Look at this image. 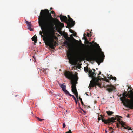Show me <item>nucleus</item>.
Instances as JSON below:
<instances>
[{
	"mask_svg": "<svg viewBox=\"0 0 133 133\" xmlns=\"http://www.w3.org/2000/svg\"><path fill=\"white\" fill-rule=\"evenodd\" d=\"M59 84L62 90L66 94L68 95L69 94V92L66 89V86L65 85L61 83H59Z\"/></svg>",
	"mask_w": 133,
	"mask_h": 133,
	"instance_id": "10",
	"label": "nucleus"
},
{
	"mask_svg": "<svg viewBox=\"0 0 133 133\" xmlns=\"http://www.w3.org/2000/svg\"><path fill=\"white\" fill-rule=\"evenodd\" d=\"M106 87L107 88V90L109 92H111L115 89V87L111 84L110 85H107L106 86Z\"/></svg>",
	"mask_w": 133,
	"mask_h": 133,
	"instance_id": "9",
	"label": "nucleus"
},
{
	"mask_svg": "<svg viewBox=\"0 0 133 133\" xmlns=\"http://www.w3.org/2000/svg\"><path fill=\"white\" fill-rule=\"evenodd\" d=\"M52 7H51V8H50V9L52 10Z\"/></svg>",
	"mask_w": 133,
	"mask_h": 133,
	"instance_id": "47",
	"label": "nucleus"
},
{
	"mask_svg": "<svg viewBox=\"0 0 133 133\" xmlns=\"http://www.w3.org/2000/svg\"><path fill=\"white\" fill-rule=\"evenodd\" d=\"M50 12H51V13H50V14H51V13H52L53 14H55V13L54 12V11H50ZM49 13L50 14V13Z\"/></svg>",
	"mask_w": 133,
	"mask_h": 133,
	"instance_id": "34",
	"label": "nucleus"
},
{
	"mask_svg": "<svg viewBox=\"0 0 133 133\" xmlns=\"http://www.w3.org/2000/svg\"><path fill=\"white\" fill-rule=\"evenodd\" d=\"M68 18H70V16L69 15H68Z\"/></svg>",
	"mask_w": 133,
	"mask_h": 133,
	"instance_id": "42",
	"label": "nucleus"
},
{
	"mask_svg": "<svg viewBox=\"0 0 133 133\" xmlns=\"http://www.w3.org/2000/svg\"><path fill=\"white\" fill-rule=\"evenodd\" d=\"M132 132H133V131Z\"/></svg>",
	"mask_w": 133,
	"mask_h": 133,
	"instance_id": "53",
	"label": "nucleus"
},
{
	"mask_svg": "<svg viewBox=\"0 0 133 133\" xmlns=\"http://www.w3.org/2000/svg\"><path fill=\"white\" fill-rule=\"evenodd\" d=\"M88 43L90 45H92V43L91 42H89L88 41Z\"/></svg>",
	"mask_w": 133,
	"mask_h": 133,
	"instance_id": "39",
	"label": "nucleus"
},
{
	"mask_svg": "<svg viewBox=\"0 0 133 133\" xmlns=\"http://www.w3.org/2000/svg\"><path fill=\"white\" fill-rule=\"evenodd\" d=\"M63 125H65V124L64 123H63Z\"/></svg>",
	"mask_w": 133,
	"mask_h": 133,
	"instance_id": "48",
	"label": "nucleus"
},
{
	"mask_svg": "<svg viewBox=\"0 0 133 133\" xmlns=\"http://www.w3.org/2000/svg\"><path fill=\"white\" fill-rule=\"evenodd\" d=\"M56 44H54L53 43H52V44H51V45H52V46H53V48H51L52 49H55V47L56 46Z\"/></svg>",
	"mask_w": 133,
	"mask_h": 133,
	"instance_id": "25",
	"label": "nucleus"
},
{
	"mask_svg": "<svg viewBox=\"0 0 133 133\" xmlns=\"http://www.w3.org/2000/svg\"><path fill=\"white\" fill-rule=\"evenodd\" d=\"M94 41H92V43H94Z\"/></svg>",
	"mask_w": 133,
	"mask_h": 133,
	"instance_id": "46",
	"label": "nucleus"
},
{
	"mask_svg": "<svg viewBox=\"0 0 133 133\" xmlns=\"http://www.w3.org/2000/svg\"><path fill=\"white\" fill-rule=\"evenodd\" d=\"M89 47H91V46H89Z\"/></svg>",
	"mask_w": 133,
	"mask_h": 133,
	"instance_id": "51",
	"label": "nucleus"
},
{
	"mask_svg": "<svg viewBox=\"0 0 133 133\" xmlns=\"http://www.w3.org/2000/svg\"><path fill=\"white\" fill-rule=\"evenodd\" d=\"M72 20V18L70 17V18H69L68 19V21L69 22V21H71V20Z\"/></svg>",
	"mask_w": 133,
	"mask_h": 133,
	"instance_id": "32",
	"label": "nucleus"
},
{
	"mask_svg": "<svg viewBox=\"0 0 133 133\" xmlns=\"http://www.w3.org/2000/svg\"><path fill=\"white\" fill-rule=\"evenodd\" d=\"M64 75L67 78L71 80V83L72 84V92L74 93L77 92L76 87V84L77 83V81L78 79L77 75H75L72 72L69 71L65 72L64 73Z\"/></svg>",
	"mask_w": 133,
	"mask_h": 133,
	"instance_id": "3",
	"label": "nucleus"
},
{
	"mask_svg": "<svg viewBox=\"0 0 133 133\" xmlns=\"http://www.w3.org/2000/svg\"><path fill=\"white\" fill-rule=\"evenodd\" d=\"M59 26L62 28H63L64 27V24L63 23H61L59 22Z\"/></svg>",
	"mask_w": 133,
	"mask_h": 133,
	"instance_id": "20",
	"label": "nucleus"
},
{
	"mask_svg": "<svg viewBox=\"0 0 133 133\" xmlns=\"http://www.w3.org/2000/svg\"><path fill=\"white\" fill-rule=\"evenodd\" d=\"M85 56L86 60L88 61H95L97 63L102 62L103 61V59H102L96 51L95 49L88 52L85 55Z\"/></svg>",
	"mask_w": 133,
	"mask_h": 133,
	"instance_id": "6",
	"label": "nucleus"
},
{
	"mask_svg": "<svg viewBox=\"0 0 133 133\" xmlns=\"http://www.w3.org/2000/svg\"><path fill=\"white\" fill-rule=\"evenodd\" d=\"M89 69H90V68H88V67H84V69L85 72H88V73L89 71Z\"/></svg>",
	"mask_w": 133,
	"mask_h": 133,
	"instance_id": "18",
	"label": "nucleus"
},
{
	"mask_svg": "<svg viewBox=\"0 0 133 133\" xmlns=\"http://www.w3.org/2000/svg\"><path fill=\"white\" fill-rule=\"evenodd\" d=\"M87 36L88 37H91V33L90 34H89V33H87Z\"/></svg>",
	"mask_w": 133,
	"mask_h": 133,
	"instance_id": "28",
	"label": "nucleus"
},
{
	"mask_svg": "<svg viewBox=\"0 0 133 133\" xmlns=\"http://www.w3.org/2000/svg\"><path fill=\"white\" fill-rule=\"evenodd\" d=\"M68 95L69 96H72V97L74 98V99L75 100H76V98L75 97V96L73 95H71L69 93V94H68Z\"/></svg>",
	"mask_w": 133,
	"mask_h": 133,
	"instance_id": "24",
	"label": "nucleus"
},
{
	"mask_svg": "<svg viewBox=\"0 0 133 133\" xmlns=\"http://www.w3.org/2000/svg\"><path fill=\"white\" fill-rule=\"evenodd\" d=\"M25 23L27 25L28 29H29L30 31H32L33 29L31 28V22L26 21Z\"/></svg>",
	"mask_w": 133,
	"mask_h": 133,
	"instance_id": "12",
	"label": "nucleus"
},
{
	"mask_svg": "<svg viewBox=\"0 0 133 133\" xmlns=\"http://www.w3.org/2000/svg\"><path fill=\"white\" fill-rule=\"evenodd\" d=\"M122 127H124V129H127L129 130H132L131 129L130 127L129 126H127V125H121Z\"/></svg>",
	"mask_w": 133,
	"mask_h": 133,
	"instance_id": "14",
	"label": "nucleus"
},
{
	"mask_svg": "<svg viewBox=\"0 0 133 133\" xmlns=\"http://www.w3.org/2000/svg\"><path fill=\"white\" fill-rule=\"evenodd\" d=\"M100 117H98V120H102V121L104 122L105 124H112L113 123L115 122L116 125H125L124 122L119 118H122V117L119 116L117 115L116 116L117 117L109 118L107 119H106L101 115H100Z\"/></svg>",
	"mask_w": 133,
	"mask_h": 133,
	"instance_id": "4",
	"label": "nucleus"
},
{
	"mask_svg": "<svg viewBox=\"0 0 133 133\" xmlns=\"http://www.w3.org/2000/svg\"><path fill=\"white\" fill-rule=\"evenodd\" d=\"M116 125V126L117 127V128H118V127H119L120 125Z\"/></svg>",
	"mask_w": 133,
	"mask_h": 133,
	"instance_id": "43",
	"label": "nucleus"
},
{
	"mask_svg": "<svg viewBox=\"0 0 133 133\" xmlns=\"http://www.w3.org/2000/svg\"><path fill=\"white\" fill-rule=\"evenodd\" d=\"M102 57H103L104 58V55L103 53V54H102Z\"/></svg>",
	"mask_w": 133,
	"mask_h": 133,
	"instance_id": "40",
	"label": "nucleus"
},
{
	"mask_svg": "<svg viewBox=\"0 0 133 133\" xmlns=\"http://www.w3.org/2000/svg\"><path fill=\"white\" fill-rule=\"evenodd\" d=\"M106 113L108 115L110 116L113 114L114 112L112 111H107Z\"/></svg>",
	"mask_w": 133,
	"mask_h": 133,
	"instance_id": "17",
	"label": "nucleus"
},
{
	"mask_svg": "<svg viewBox=\"0 0 133 133\" xmlns=\"http://www.w3.org/2000/svg\"><path fill=\"white\" fill-rule=\"evenodd\" d=\"M128 89H129L130 88V86H128Z\"/></svg>",
	"mask_w": 133,
	"mask_h": 133,
	"instance_id": "45",
	"label": "nucleus"
},
{
	"mask_svg": "<svg viewBox=\"0 0 133 133\" xmlns=\"http://www.w3.org/2000/svg\"><path fill=\"white\" fill-rule=\"evenodd\" d=\"M95 44H96V46H97V47L99 48V50L100 52H101V50L100 48V46L99 45V44L97 43H94Z\"/></svg>",
	"mask_w": 133,
	"mask_h": 133,
	"instance_id": "19",
	"label": "nucleus"
},
{
	"mask_svg": "<svg viewBox=\"0 0 133 133\" xmlns=\"http://www.w3.org/2000/svg\"><path fill=\"white\" fill-rule=\"evenodd\" d=\"M71 51H68L67 52V57L68 58L69 60V62L70 64H72L74 62L73 57L72 54V49H71Z\"/></svg>",
	"mask_w": 133,
	"mask_h": 133,
	"instance_id": "8",
	"label": "nucleus"
},
{
	"mask_svg": "<svg viewBox=\"0 0 133 133\" xmlns=\"http://www.w3.org/2000/svg\"><path fill=\"white\" fill-rule=\"evenodd\" d=\"M108 128L109 129L110 131H112L111 132V133H113V131L112 130L114 129H113V128L112 127H109Z\"/></svg>",
	"mask_w": 133,
	"mask_h": 133,
	"instance_id": "22",
	"label": "nucleus"
},
{
	"mask_svg": "<svg viewBox=\"0 0 133 133\" xmlns=\"http://www.w3.org/2000/svg\"><path fill=\"white\" fill-rule=\"evenodd\" d=\"M69 31L71 33H73L74 32V31L72 29H69Z\"/></svg>",
	"mask_w": 133,
	"mask_h": 133,
	"instance_id": "29",
	"label": "nucleus"
},
{
	"mask_svg": "<svg viewBox=\"0 0 133 133\" xmlns=\"http://www.w3.org/2000/svg\"><path fill=\"white\" fill-rule=\"evenodd\" d=\"M60 18L62 22L65 23L68 22V19L66 16L61 15L60 16Z\"/></svg>",
	"mask_w": 133,
	"mask_h": 133,
	"instance_id": "11",
	"label": "nucleus"
},
{
	"mask_svg": "<svg viewBox=\"0 0 133 133\" xmlns=\"http://www.w3.org/2000/svg\"><path fill=\"white\" fill-rule=\"evenodd\" d=\"M87 40V41H88V40Z\"/></svg>",
	"mask_w": 133,
	"mask_h": 133,
	"instance_id": "52",
	"label": "nucleus"
},
{
	"mask_svg": "<svg viewBox=\"0 0 133 133\" xmlns=\"http://www.w3.org/2000/svg\"><path fill=\"white\" fill-rule=\"evenodd\" d=\"M69 24L70 27H73L75 24V21L73 20L69 22Z\"/></svg>",
	"mask_w": 133,
	"mask_h": 133,
	"instance_id": "13",
	"label": "nucleus"
},
{
	"mask_svg": "<svg viewBox=\"0 0 133 133\" xmlns=\"http://www.w3.org/2000/svg\"><path fill=\"white\" fill-rule=\"evenodd\" d=\"M79 105H80V103H79Z\"/></svg>",
	"mask_w": 133,
	"mask_h": 133,
	"instance_id": "49",
	"label": "nucleus"
},
{
	"mask_svg": "<svg viewBox=\"0 0 133 133\" xmlns=\"http://www.w3.org/2000/svg\"><path fill=\"white\" fill-rule=\"evenodd\" d=\"M63 125V128H64L65 127L66 125Z\"/></svg>",
	"mask_w": 133,
	"mask_h": 133,
	"instance_id": "41",
	"label": "nucleus"
},
{
	"mask_svg": "<svg viewBox=\"0 0 133 133\" xmlns=\"http://www.w3.org/2000/svg\"><path fill=\"white\" fill-rule=\"evenodd\" d=\"M79 108L80 109H81V110L82 111H83L84 112V113H85V111L84 110L82 109L81 107H79Z\"/></svg>",
	"mask_w": 133,
	"mask_h": 133,
	"instance_id": "38",
	"label": "nucleus"
},
{
	"mask_svg": "<svg viewBox=\"0 0 133 133\" xmlns=\"http://www.w3.org/2000/svg\"><path fill=\"white\" fill-rule=\"evenodd\" d=\"M73 34V35H72L74 36H76V35L77 34L76 32H74L73 33H72Z\"/></svg>",
	"mask_w": 133,
	"mask_h": 133,
	"instance_id": "31",
	"label": "nucleus"
},
{
	"mask_svg": "<svg viewBox=\"0 0 133 133\" xmlns=\"http://www.w3.org/2000/svg\"><path fill=\"white\" fill-rule=\"evenodd\" d=\"M93 71L91 69H89V71L88 73L89 76L91 77L92 79L90 82L89 87L92 88L96 86L100 87L101 86V84L99 82V75L101 74V72L99 71V73L98 74V77H96V74L95 73L96 70L94 69H93Z\"/></svg>",
	"mask_w": 133,
	"mask_h": 133,
	"instance_id": "5",
	"label": "nucleus"
},
{
	"mask_svg": "<svg viewBox=\"0 0 133 133\" xmlns=\"http://www.w3.org/2000/svg\"><path fill=\"white\" fill-rule=\"evenodd\" d=\"M63 43L65 45H67L68 46V47L69 48H70V44L69 42L68 41H65Z\"/></svg>",
	"mask_w": 133,
	"mask_h": 133,
	"instance_id": "16",
	"label": "nucleus"
},
{
	"mask_svg": "<svg viewBox=\"0 0 133 133\" xmlns=\"http://www.w3.org/2000/svg\"><path fill=\"white\" fill-rule=\"evenodd\" d=\"M77 99H78V92H76L75 93H74Z\"/></svg>",
	"mask_w": 133,
	"mask_h": 133,
	"instance_id": "27",
	"label": "nucleus"
},
{
	"mask_svg": "<svg viewBox=\"0 0 133 133\" xmlns=\"http://www.w3.org/2000/svg\"><path fill=\"white\" fill-rule=\"evenodd\" d=\"M53 36H52L49 38H48L46 37H43V39L44 41V42L46 45L49 46L50 48H53V46L51 44H52V43L55 41L53 38Z\"/></svg>",
	"mask_w": 133,
	"mask_h": 133,
	"instance_id": "7",
	"label": "nucleus"
},
{
	"mask_svg": "<svg viewBox=\"0 0 133 133\" xmlns=\"http://www.w3.org/2000/svg\"><path fill=\"white\" fill-rule=\"evenodd\" d=\"M36 118L38 120L41 122L43 121L44 120V119H41L38 117H36Z\"/></svg>",
	"mask_w": 133,
	"mask_h": 133,
	"instance_id": "23",
	"label": "nucleus"
},
{
	"mask_svg": "<svg viewBox=\"0 0 133 133\" xmlns=\"http://www.w3.org/2000/svg\"><path fill=\"white\" fill-rule=\"evenodd\" d=\"M79 99L81 101V104L83 106H86L85 105H84L83 102L82 101V99L80 97L79 98Z\"/></svg>",
	"mask_w": 133,
	"mask_h": 133,
	"instance_id": "21",
	"label": "nucleus"
},
{
	"mask_svg": "<svg viewBox=\"0 0 133 133\" xmlns=\"http://www.w3.org/2000/svg\"><path fill=\"white\" fill-rule=\"evenodd\" d=\"M65 133H72V132L71 131V130H69L68 131L66 132Z\"/></svg>",
	"mask_w": 133,
	"mask_h": 133,
	"instance_id": "30",
	"label": "nucleus"
},
{
	"mask_svg": "<svg viewBox=\"0 0 133 133\" xmlns=\"http://www.w3.org/2000/svg\"><path fill=\"white\" fill-rule=\"evenodd\" d=\"M105 131L106 132H107V131L106 130H105Z\"/></svg>",
	"mask_w": 133,
	"mask_h": 133,
	"instance_id": "50",
	"label": "nucleus"
},
{
	"mask_svg": "<svg viewBox=\"0 0 133 133\" xmlns=\"http://www.w3.org/2000/svg\"><path fill=\"white\" fill-rule=\"evenodd\" d=\"M72 34L70 35V37L74 40H75L72 37Z\"/></svg>",
	"mask_w": 133,
	"mask_h": 133,
	"instance_id": "37",
	"label": "nucleus"
},
{
	"mask_svg": "<svg viewBox=\"0 0 133 133\" xmlns=\"http://www.w3.org/2000/svg\"><path fill=\"white\" fill-rule=\"evenodd\" d=\"M133 89L130 87V92H128L124 90L123 93V97H120V99L123 105L129 108L133 109Z\"/></svg>",
	"mask_w": 133,
	"mask_h": 133,
	"instance_id": "2",
	"label": "nucleus"
},
{
	"mask_svg": "<svg viewBox=\"0 0 133 133\" xmlns=\"http://www.w3.org/2000/svg\"><path fill=\"white\" fill-rule=\"evenodd\" d=\"M84 35H86V34L85 33L84 34ZM83 38L85 39V40H87V37L85 36L84 35Z\"/></svg>",
	"mask_w": 133,
	"mask_h": 133,
	"instance_id": "33",
	"label": "nucleus"
},
{
	"mask_svg": "<svg viewBox=\"0 0 133 133\" xmlns=\"http://www.w3.org/2000/svg\"><path fill=\"white\" fill-rule=\"evenodd\" d=\"M38 23L42 30V32L40 31L39 32L42 37H43L42 34H52L54 30L55 21L48 9L41 10L38 17Z\"/></svg>",
	"mask_w": 133,
	"mask_h": 133,
	"instance_id": "1",
	"label": "nucleus"
},
{
	"mask_svg": "<svg viewBox=\"0 0 133 133\" xmlns=\"http://www.w3.org/2000/svg\"><path fill=\"white\" fill-rule=\"evenodd\" d=\"M53 43L56 44H58L57 43L56 41H55L54 42H53Z\"/></svg>",
	"mask_w": 133,
	"mask_h": 133,
	"instance_id": "36",
	"label": "nucleus"
},
{
	"mask_svg": "<svg viewBox=\"0 0 133 133\" xmlns=\"http://www.w3.org/2000/svg\"><path fill=\"white\" fill-rule=\"evenodd\" d=\"M109 79H112V80H116V78L115 77H110V78H109Z\"/></svg>",
	"mask_w": 133,
	"mask_h": 133,
	"instance_id": "26",
	"label": "nucleus"
},
{
	"mask_svg": "<svg viewBox=\"0 0 133 133\" xmlns=\"http://www.w3.org/2000/svg\"><path fill=\"white\" fill-rule=\"evenodd\" d=\"M75 101L76 103L77 104V102L76 99V100H75Z\"/></svg>",
	"mask_w": 133,
	"mask_h": 133,
	"instance_id": "44",
	"label": "nucleus"
},
{
	"mask_svg": "<svg viewBox=\"0 0 133 133\" xmlns=\"http://www.w3.org/2000/svg\"><path fill=\"white\" fill-rule=\"evenodd\" d=\"M37 37L36 36V35H34L33 37L32 38V40L35 43L37 42Z\"/></svg>",
	"mask_w": 133,
	"mask_h": 133,
	"instance_id": "15",
	"label": "nucleus"
},
{
	"mask_svg": "<svg viewBox=\"0 0 133 133\" xmlns=\"http://www.w3.org/2000/svg\"><path fill=\"white\" fill-rule=\"evenodd\" d=\"M123 94H120L119 96H118L120 97V98L122 97H123Z\"/></svg>",
	"mask_w": 133,
	"mask_h": 133,
	"instance_id": "35",
	"label": "nucleus"
}]
</instances>
